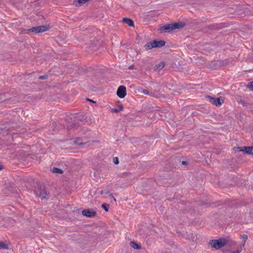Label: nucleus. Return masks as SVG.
I'll return each instance as SVG.
<instances>
[{
	"instance_id": "nucleus-34",
	"label": "nucleus",
	"mask_w": 253,
	"mask_h": 253,
	"mask_svg": "<svg viewBox=\"0 0 253 253\" xmlns=\"http://www.w3.org/2000/svg\"><path fill=\"white\" fill-rule=\"evenodd\" d=\"M3 169V167L1 165H0V170Z\"/></svg>"
},
{
	"instance_id": "nucleus-27",
	"label": "nucleus",
	"mask_w": 253,
	"mask_h": 253,
	"mask_svg": "<svg viewBox=\"0 0 253 253\" xmlns=\"http://www.w3.org/2000/svg\"><path fill=\"white\" fill-rule=\"evenodd\" d=\"M113 162L115 164L118 165L119 163V159L118 157H115L113 158Z\"/></svg>"
},
{
	"instance_id": "nucleus-26",
	"label": "nucleus",
	"mask_w": 253,
	"mask_h": 253,
	"mask_svg": "<svg viewBox=\"0 0 253 253\" xmlns=\"http://www.w3.org/2000/svg\"><path fill=\"white\" fill-rule=\"evenodd\" d=\"M243 248L242 247H240V249H238L236 251H231L229 253H240V252L242 251Z\"/></svg>"
},
{
	"instance_id": "nucleus-32",
	"label": "nucleus",
	"mask_w": 253,
	"mask_h": 253,
	"mask_svg": "<svg viewBox=\"0 0 253 253\" xmlns=\"http://www.w3.org/2000/svg\"><path fill=\"white\" fill-rule=\"evenodd\" d=\"M188 164V163L186 161H182V164L183 165H186Z\"/></svg>"
},
{
	"instance_id": "nucleus-24",
	"label": "nucleus",
	"mask_w": 253,
	"mask_h": 253,
	"mask_svg": "<svg viewBox=\"0 0 253 253\" xmlns=\"http://www.w3.org/2000/svg\"><path fill=\"white\" fill-rule=\"evenodd\" d=\"M7 245L2 242H0V249H7Z\"/></svg>"
},
{
	"instance_id": "nucleus-23",
	"label": "nucleus",
	"mask_w": 253,
	"mask_h": 253,
	"mask_svg": "<svg viewBox=\"0 0 253 253\" xmlns=\"http://www.w3.org/2000/svg\"><path fill=\"white\" fill-rule=\"evenodd\" d=\"M234 149L236 150V151L238 152H245L244 148H243V147H234Z\"/></svg>"
},
{
	"instance_id": "nucleus-31",
	"label": "nucleus",
	"mask_w": 253,
	"mask_h": 253,
	"mask_svg": "<svg viewBox=\"0 0 253 253\" xmlns=\"http://www.w3.org/2000/svg\"><path fill=\"white\" fill-rule=\"evenodd\" d=\"M128 68V69L132 70V69H135V67H134V65H131L129 66Z\"/></svg>"
},
{
	"instance_id": "nucleus-25",
	"label": "nucleus",
	"mask_w": 253,
	"mask_h": 253,
	"mask_svg": "<svg viewBox=\"0 0 253 253\" xmlns=\"http://www.w3.org/2000/svg\"><path fill=\"white\" fill-rule=\"evenodd\" d=\"M247 87L250 90H253V81L249 82L247 85Z\"/></svg>"
},
{
	"instance_id": "nucleus-5",
	"label": "nucleus",
	"mask_w": 253,
	"mask_h": 253,
	"mask_svg": "<svg viewBox=\"0 0 253 253\" xmlns=\"http://www.w3.org/2000/svg\"><path fill=\"white\" fill-rule=\"evenodd\" d=\"M49 28L46 25H41L34 27L29 29L24 30V33H28L29 32H34L36 34L48 31Z\"/></svg>"
},
{
	"instance_id": "nucleus-17",
	"label": "nucleus",
	"mask_w": 253,
	"mask_h": 253,
	"mask_svg": "<svg viewBox=\"0 0 253 253\" xmlns=\"http://www.w3.org/2000/svg\"><path fill=\"white\" fill-rule=\"evenodd\" d=\"M131 246L135 249L139 250L141 249V246L134 241L130 242Z\"/></svg>"
},
{
	"instance_id": "nucleus-35",
	"label": "nucleus",
	"mask_w": 253,
	"mask_h": 253,
	"mask_svg": "<svg viewBox=\"0 0 253 253\" xmlns=\"http://www.w3.org/2000/svg\"><path fill=\"white\" fill-rule=\"evenodd\" d=\"M100 193H101V194H103V191H102Z\"/></svg>"
},
{
	"instance_id": "nucleus-30",
	"label": "nucleus",
	"mask_w": 253,
	"mask_h": 253,
	"mask_svg": "<svg viewBox=\"0 0 253 253\" xmlns=\"http://www.w3.org/2000/svg\"><path fill=\"white\" fill-rule=\"evenodd\" d=\"M142 92V93L146 95H148L149 93V91L147 89H143Z\"/></svg>"
},
{
	"instance_id": "nucleus-2",
	"label": "nucleus",
	"mask_w": 253,
	"mask_h": 253,
	"mask_svg": "<svg viewBox=\"0 0 253 253\" xmlns=\"http://www.w3.org/2000/svg\"><path fill=\"white\" fill-rule=\"evenodd\" d=\"M228 243V240L226 238H221L217 240H211L210 241V244L212 248L218 250L226 246Z\"/></svg>"
},
{
	"instance_id": "nucleus-33",
	"label": "nucleus",
	"mask_w": 253,
	"mask_h": 253,
	"mask_svg": "<svg viewBox=\"0 0 253 253\" xmlns=\"http://www.w3.org/2000/svg\"><path fill=\"white\" fill-rule=\"evenodd\" d=\"M87 101H90L91 102H93V103H95V102L93 101V100H91V99H89L88 98L87 99Z\"/></svg>"
},
{
	"instance_id": "nucleus-3",
	"label": "nucleus",
	"mask_w": 253,
	"mask_h": 253,
	"mask_svg": "<svg viewBox=\"0 0 253 253\" xmlns=\"http://www.w3.org/2000/svg\"><path fill=\"white\" fill-rule=\"evenodd\" d=\"M34 192L37 196L41 198L42 199H48V195L47 191L45 189L44 186H39L36 188Z\"/></svg>"
},
{
	"instance_id": "nucleus-10",
	"label": "nucleus",
	"mask_w": 253,
	"mask_h": 253,
	"mask_svg": "<svg viewBox=\"0 0 253 253\" xmlns=\"http://www.w3.org/2000/svg\"><path fill=\"white\" fill-rule=\"evenodd\" d=\"M87 141L85 138H77L75 141L74 143L77 145H83L86 143Z\"/></svg>"
},
{
	"instance_id": "nucleus-19",
	"label": "nucleus",
	"mask_w": 253,
	"mask_h": 253,
	"mask_svg": "<svg viewBox=\"0 0 253 253\" xmlns=\"http://www.w3.org/2000/svg\"><path fill=\"white\" fill-rule=\"evenodd\" d=\"M226 239L227 240H228V243L227 244V245L226 246L230 247V246H234L235 245L236 242L235 241H233L232 240L230 239V238L227 237V238H226Z\"/></svg>"
},
{
	"instance_id": "nucleus-16",
	"label": "nucleus",
	"mask_w": 253,
	"mask_h": 253,
	"mask_svg": "<svg viewBox=\"0 0 253 253\" xmlns=\"http://www.w3.org/2000/svg\"><path fill=\"white\" fill-rule=\"evenodd\" d=\"M166 44V42L164 41H156V48H160L164 46Z\"/></svg>"
},
{
	"instance_id": "nucleus-8",
	"label": "nucleus",
	"mask_w": 253,
	"mask_h": 253,
	"mask_svg": "<svg viewBox=\"0 0 253 253\" xmlns=\"http://www.w3.org/2000/svg\"><path fill=\"white\" fill-rule=\"evenodd\" d=\"M96 212L92 209H85L82 211L83 215L88 217H92L96 215Z\"/></svg>"
},
{
	"instance_id": "nucleus-21",
	"label": "nucleus",
	"mask_w": 253,
	"mask_h": 253,
	"mask_svg": "<svg viewBox=\"0 0 253 253\" xmlns=\"http://www.w3.org/2000/svg\"><path fill=\"white\" fill-rule=\"evenodd\" d=\"M110 205L107 204H103L101 205V207L106 211H108L109 210Z\"/></svg>"
},
{
	"instance_id": "nucleus-4",
	"label": "nucleus",
	"mask_w": 253,
	"mask_h": 253,
	"mask_svg": "<svg viewBox=\"0 0 253 253\" xmlns=\"http://www.w3.org/2000/svg\"><path fill=\"white\" fill-rule=\"evenodd\" d=\"M34 192L37 196L41 198L42 199H48V195L47 191L45 189L44 186H39L36 188Z\"/></svg>"
},
{
	"instance_id": "nucleus-15",
	"label": "nucleus",
	"mask_w": 253,
	"mask_h": 253,
	"mask_svg": "<svg viewBox=\"0 0 253 253\" xmlns=\"http://www.w3.org/2000/svg\"><path fill=\"white\" fill-rule=\"evenodd\" d=\"M11 221H12L11 219H7L4 220H2L0 222V228L1 227H7L8 225H7V223L8 222H10Z\"/></svg>"
},
{
	"instance_id": "nucleus-9",
	"label": "nucleus",
	"mask_w": 253,
	"mask_h": 253,
	"mask_svg": "<svg viewBox=\"0 0 253 253\" xmlns=\"http://www.w3.org/2000/svg\"><path fill=\"white\" fill-rule=\"evenodd\" d=\"M156 41L154 40L152 42L146 43V44L144 45V48L146 50L151 49L153 48H156Z\"/></svg>"
},
{
	"instance_id": "nucleus-14",
	"label": "nucleus",
	"mask_w": 253,
	"mask_h": 253,
	"mask_svg": "<svg viewBox=\"0 0 253 253\" xmlns=\"http://www.w3.org/2000/svg\"><path fill=\"white\" fill-rule=\"evenodd\" d=\"M165 63L163 61L161 62L159 64L156 65L154 67V70L161 71L165 67Z\"/></svg>"
},
{
	"instance_id": "nucleus-36",
	"label": "nucleus",
	"mask_w": 253,
	"mask_h": 253,
	"mask_svg": "<svg viewBox=\"0 0 253 253\" xmlns=\"http://www.w3.org/2000/svg\"><path fill=\"white\" fill-rule=\"evenodd\" d=\"M121 105H122V104H120L119 105V108H121Z\"/></svg>"
},
{
	"instance_id": "nucleus-18",
	"label": "nucleus",
	"mask_w": 253,
	"mask_h": 253,
	"mask_svg": "<svg viewBox=\"0 0 253 253\" xmlns=\"http://www.w3.org/2000/svg\"><path fill=\"white\" fill-rule=\"evenodd\" d=\"M241 238L243 240V243H242L241 247H242V248L244 247L245 242H246L247 240L248 239V236L246 234H243L241 235Z\"/></svg>"
},
{
	"instance_id": "nucleus-11",
	"label": "nucleus",
	"mask_w": 253,
	"mask_h": 253,
	"mask_svg": "<svg viewBox=\"0 0 253 253\" xmlns=\"http://www.w3.org/2000/svg\"><path fill=\"white\" fill-rule=\"evenodd\" d=\"M123 21L124 23L128 25L130 27H134V22L131 19L128 18H124L123 19Z\"/></svg>"
},
{
	"instance_id": "nucleus-7",
	"label": "nucleus",
	"mask_w": 253,
	"mask_h": 253,
	"mask_svg": "<svg viewBox=\"0 0 253 253\" xmlns=\"http://www.w3.org/2000/svg\"><path fill=\"white\" fill-rule=\"evenodd\" d=\"M117 95L120 98H124L126 95V87L124 85L120 86L117 91Z\"/></svg>"
},
{
	"instance_id": "nucleus-13",
	"label": "nucleus",
	"mask_w": 253,
	"mask_h": 253,
	"mask_svg": "<svg viewBox=\"0 0 253 253\" xmlns=\"http://www.w3.org/2000/svg\"><path fill=\"white\" fill-rule=\"evenodd\" d=\"M244 148L245 153L247 154L253 155V146L247 147L243 146Z\"/></svg>"
},
{
	"instance_id": "nucleus-28",
	"label": "nucleus",
	"mask_w": 253,
	"mask_h": 253,
	"mask_svg": "<svg viewBox=\"0 0 253 253\" xmlns=\"http://www.w3.org/2000/svg\"><path fill=\"white\" fill-rule=\"evenodd\" d=\"M48 78V76L45 75L43 76H41L39 77V79L40 80H46Z\"/></svg>"
},
{
	"instance_id": "nucleus-1",
	"label": "nucleus",
	"mask_w": 253,
	"mask_h": 253,
	"mask_svg": "<svg viewBox=\"0 0 253 253\" xmlns=\"http://www.w3.org/2000/svg\"><path fill=\"white\" fill-rule=\"evenodd\" d=\"M184 26V23L181 22H178L165 25L159 28L158 31H159L161 33H169L174 30L182 28Z\"/></svg>"
},
{
	"instance_id": "nucleus-29",
	"label": "nucleus",
	"mask_w": 253,
	"mask_h": 253,
	"mask_svg": "<svg viewBox=\"0 0 253 253\" xmlns=\"http://www.w3.org/2000/svg\"><path fill=\"white\" fill-rule=\"evenodd\" d=\"M107 194H109V196L110 197H111V198H113V200H114V201H116V199L113 197V194H112L110 192L108 191V192H107Z\"/></svg>"
},
{
	"instance_id": "nucleus-20",
	"label": "nucleus",
	"mask_w": 253,
	"mask_h": 253,
	"mask_svg": "<svg viewBox=\"0 0 253 253\" xmlns=\"http://www.w3.org/2000/svg\"><path fill=\"white\" fill-rule=\"evenodd\" d=\"M52 172L53 173L62 174L63 173V170L59 168L53 167L52 169Z\"/></svg>"
},
{
	"instance_id": "nucleus-6",
	"label": "nucleus",
	"mask_w": 253,
	"mask_h": 253,
	"mask_svg": "<svg viewBox=\"0 0 253 253\" xmlns=\"http://www.w3.org/2000/svg\"><path fill=\"white\" fill-rule=\"evenodd\" d=\"M209 99L210 102L216 106H220L223 103V99L221 97L218 98H214L209 95L207 96Z\"/></svg>"
},
{
	"instance_id": "nucleus-12",
	"label": "nucleus",
	"mask_w": 253,
	"mask_h": 253,
	"mask_svg": "<svg viewBox=\"0 0 253 253\" xmlns=\"http://www.w3.org/2000/svg\"><path fill=\"white\" fill-rule=\"evenodd\" d=\"M78 119L77 118H75V120H74V123H73L72 124H69L68 125V129H69L73 128L76 127L77 126H79L80 124H79V122H78Z\"/></svg>"
},
{
	"instance_id": "nucleus-22",
	"label": "nucleus",
	"mask_w": 253,
	"mask_h": 253,
	"mask_svg": "<svg viewBox=\"0 0 253 253\" xmlns=\"http://www.w3.org/2000/svg\"><path fill=\"white\" fill-rule=\"evenodd\" d=\"M123 106L122 105H121V108H119V109H111V111L113 113H118L120 111L123 110Z\"/></svg>"
}]
</instances>
